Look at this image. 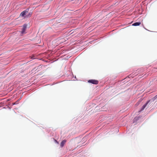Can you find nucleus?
<instances>
[{
  "label": "nucleus",
  "instance_id": "4",
  "mask_svg": "<svg viewBox=\"0 0 157 157\" xmlns=\"http://www.w3.org/2000/svg\"><path fill=\"white\" fill-rule=\"evenodd\" d=\"M66 140H64L61 142L60 144V146L61 147H63L64 146V144L66 142Z\"/></svg>",
  "mask_w": 157,
  "mask_h": 157
},
{
  "label": "nucleus",
  "instance_id": "5",
  "mask_svg": "<svg viewBox=\"0 0 157 157\" xmlns=\"http://www.w3.org/2000/svg\"><path fill=\"white\" fill-rule=\"evenodd\" d=\"M149 102L150 101L149 100L145 104L143 105L141 109V110H143L144 109V108L146 107L147 104L149 103Z\"/></svg>",
  "mask_w": 157,
  "mask_h": 157
},
{
  "label": "nucleus",
  "instance_id": "6",
  "mask_svg": "<svg viewBox=\"0 0 157 157\" xmlns=\"http://www.w3.org/2000/svg\"><path fill=\"white\" fill-rule=\"evenodd\" d=\"M140 24H141V22H135V23H133L132 25L133 26H136L139 25Z\"/></svg>",
  "mask_w": 157,
  "mask_h": 157
},
{
  "label": "nucleus",
  "instance_id": "1",
  "mask_svg": "<svg viewBox=\"0 0 157 157\" xmlns=\"http://www.w3.org/2000/svg\"><path fill=\"white\" fill-rule=\"evenodd\" d=\"M88 82L94 84H97L98 83V82L96 80L90 79L88 80Z\"/></svg>",
  "mask_w": 157,
  "mask_h": 157
},
{
  "label": "nucleus",
  "instance_id": "2",
  "mask_svg": "<svg viewBox=\"0 0 157 157\" xmlns=\"http://www.w3.org/2000/svg\"><path fill=\"white\" fill-rule=\"evenodd\" d=\"M28 11L29 10H26L24 11L21 13L20 14V16L22 17H25L26 16H25V15L28 12Z\"/></svg>",
  "mask_w": 157,
  "mask_h": 157
},
{
  "label": "nucleus",
  "instance_id": "7",
  "mask_svg": "<svg viewBox=\"0 0 157 157\" xmlns=\"http://www.w3.org/2000/svg\"><path fill=\"white\" fill-rule=\"evenodd\" d=\"M32 14V13H29V15L27 16H26L25 17H30Z\"/></svg>",
  "mask_w": 157,
  "mask_h": 157
},
{
  "label": "nucleus",
  "instance_id": "3",
  "mask_svg": "<svg viewBox=\"0 0 157 157\" xmlns=\"http://www.w3.org/2000/svg\"><path fill=\"white\" fill-rule=\"evenodd\" d=\"M27 28V25L25 24H24L23 26V28L21 31V34H23L25 33V31L26 29Z\"/></svg>",
  "mask_w": 157,
  "mask_h": 157
}]
</instances>
